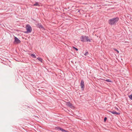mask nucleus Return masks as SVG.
I'll return each instance as SVG.
<instances>
[{
  "label": "nucleus",
  "instance_id": "obj_9",
  "mask_svg": "<svg viewBox=\"0 0 132 132\" xmlns=\"http://www.w3.org/2000/svg\"><path fill=\"white\" fill-rule=\"evenodd\" d=\"M66 105H67L68 106L71 108L72 106V104L70 103V102H67L66 103Z\"/></svg>",
  "mask_w": 132,
  "mask_h": 132
},
{
  "label": "nucleus",
  "instance_id": "obj_11",
  "mask_svg": "<svg viewBox=\"0 0 132 132\" xmlns=\"http://www.w3.org/2000/svg\"><path fill=\"white\" fill-rule=\"evenodd\" d=\"M31 56L33 58H36V56L35 54H31Z\"/></svg>",
  "mask_w": 132,
  "mask_h": 132
},
{
  "label": "nucleus",
  "instance_id": "obj_3",
  "mask_svg": "<svg viewBox=\"0 0 132 132\" xmlns=\"http://www.w3.org/2000/svg\"><path fill=\"white\" fill-rule=\"evenodd\" d=\"M26 29L27 30V31L25 33H30L32 30L31 27L29 24H27L26 25Z\"/></svg>",
  "mask_w": 132,
  "mask_h": 132
},
{
  "label": "nucleus",
  "instance_id": "obj_6",
  "mask_svg": "<svg viewBox=\"0 0 132 132\" xmlns=\"http://www.w3.org/2000/svg\"><path fill=\"white\" fill-rule=\"evenodd\" d=\"M80 85L82 90H83L84 89V82L83 80H81Z\"/></svg>",
  "mask_w": 132,
  "mask_h": 132
},
{
  "label": "nucleus",
  "instance_id": "obj_7",
  "mask_svg": "<svg viewBox=\"0 0 132 132\" xmlns=\"http://www.w3.org/2000/svg\"><path fill=\"white\" fill-rule=\"evenodd\" d=\"M56 128L58 130L61 131L62 132H68V131L65 130L61 128L60 127H56Z\"/></svg>",
  "mask_w": 132,
  "mask_h": 132
},
{
  "label": "nucleus",
  "instance_id": "obj_18",
  "mask_svg": "<svg viewBox=\"0 0 132 132\" xmlns=\"http://www.w3.org/2000/svg\"><path fill=\"white\" fill-rule=\"evenodd\" d=\"M107 119V118L106 117H105L104 119V122Z\"/></svg>",
  "mask_w": 132,
  "mask_h": 132
},
{
  "label": "nucleus",
  "instance_id": "obj_15",
  "mask_svg": "<svg viewBox=\"0 0 132 132\" xmlns=\"http://www.w3.org/2000/svg\"><path fill=\"white\" fill-rule=\"evenodd\" d=\"M129 97L131 100H132V94L129 96Z\"/></svg>",
  "mask_w": 132,
  "mask_h": 132
},
{
  "label": "nucleus",
  "instance_id": "obj_1",
  "mask_svg": "<svg viewBox=\"0 0 132 132\" xmlns=\"http://www.w3.org/2000/svg\"><path fill=\"white\" fill-rule=\"evenodd\" d=\"M119 20V18L118 17L113 18L109 20V23L111 26L115 24L118 22Z\"/></svg>",
  "mask_w": 132,
  "mask_h": 132
},
{
  "label": "nucleus",
  "instance_id": "obj_14",
  "mask_svg": "<svg viewBox=\"0 0 132 132\" xmlns=\"http://www.w3.org/2000/svg\"><path fill=\"white\" fill-rule=\"evenodd\" d=\"M88 54V52L87 51L86 52V53L84 54V55L85 56H87Z\"/></svg>",
  "mask_w": 132,
  "mask_h": 132
},
{
  "label": "nucleus",
  "instance_id": "obj_8",
  "mask_svg": "<svg viewBox=\"0 0 132 132\" xmlns=\"http://www.w3.org/2000/svg\"><path fill=\"white\" fill-rule=\"evenodd\" d=\"M109 112L114 115H119L120 114V113L117 112L115 111H110Z\"/></svg>",
  "mask_w": 132,
  "mask_h": 132
},
{
  "label": "nucleus",
  "instance_id": "obj_12",
  "mask_svg": "<svg viewBox=\"0 0 132 132\" xmlns=\"http://www.w3.org/2000/svg\"><path fill=\"white\" fill-rule=\"evenodd\" d=\"M34 6H39V4L38 2H36L34 4Z\"/></svg>",
  "mask_w": 132,
  "mask_h": 132
},
{
  "label": "nucleus",
  "instance_id": "obj_19",
  "mask_svg": "<svg viewBox=\"0 0 132 132\" xmlns=\"http://www.w3.org/2000/svg\"><path fill=\"white\" fill-rule=\"evenodd\" d=\"M115 109H116L117 110H119V109H118V108H117L116 107H115Z\"/></svg>",
  "mask_w": 132,
  "mask_h": 132
},
{
  "label": "nucleus",
  "instance_id": "obj_13",
  "mask_svg": "<svg viewBox=\"0 0 132 132\" xmlns=\"http://www.w3.org/2000/svg\"><path fill=\"white\" fill-rule=\"evenodd\" d=\"M37 59L39 61H40L41 62H42V59L40 57H38L37 58Z\"/></svg>",
  "mask_w": 132,
  "mask_h": 132
},
{
  "label": "nucleus",
  "instance_id": "obj_4",
  "mask_svg": "<svg viewBox=\"0 0 132 132\" xmlns=\"http://www.w3.org/2000/svg\"><path fill=\"white\" fill-rule=\"evenodd\" d=\"M36 25L38 28L40 29H42L43 30L44 29L43 27L41 24L40 23L37 22L36 24Z\"/></svg>",
  "mask_w": 132,
  "mask_h": 132
},
{
  "label": "nucleus",
  "instance_id": "obj_2",
  "mask_svg": "<svg viewBox=\"0 0 132 132\" xmlns=\"http://www.w3.org/2000/svg\"><path fill=\"white\" fill-rule=\"evenodd\" d=\"M80 39L83 42H91V40L88 38V37L86 36H81Z\"/></svg>",
  "mask_w": 132,
  "mask_h": 132
},
{
  "label": "nucleus",
  "instance_id": "obj_10",
  "mask_svg": "<svg viewBox=\"0 0 132 132\" xmlns=\"http://www.w3.org/2000/svg\"><path fill=\"white\" fill-rule=\"evenodd\" d=\"M103 80H104L106 81H107V82H111V80H110V79H106V80H105V79H102Z\"/></svg>",
  "mask_w": 132,
  "mask_h": 132
},
{
  "label": "nucleus",
  "instance_id": "obj_16",
  "mask_svg": "<svg viewBox=\"0 0 132 132\" xmlns=\"http://www.w3.org/2000/svg\"><path fill=\"white\" fill-rule=\"evenodd\" d=\"M113 49L114 50H115V51H116L117 52V53L118 54L119 53V51L118 50H117V49H116V48H114Z\"/></svg>",
  "mask_w": 132,
  "mask_h": 132
},
{
  "label": "nucleus",
  "instance_id": "obj_5",
  "mask_svg": "<svg viewBox=\"0 0 132 132\" xmlns=\"http://www.w3.org/2000/svg\"><path fill=\"white\" fill-rule=\"evenodd\" d=\"M14 43H16V44H19L21 43L20 40L17 37H14Z\"/></svg>",
  "mask_w": 132,
  "mask_h": 132
},
{
  "label": "nucleus",
  "instance_id": "obj_17",
  "mask_svg": "<svg viewBox=\"0 0 132 132\" xmlns=\"http://www.w3.org/2000/svg\"><path fill=\"white\" fill-rule=\"evenodd\" d=\"M73 48L74 49H75V50L76 51H78V49L77 48H76V47H73Z\"/></svg>",
  "mask_w": 132,
  "mask_h": 132
}]
</instances>
